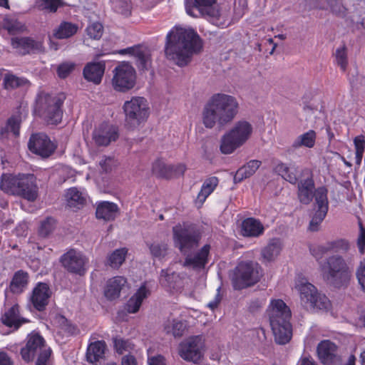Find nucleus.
Wrapping results in <instances>:
<instances>
[{
	"instance_id": "f257e3e1",
	"label": "nucleus",
	"mask_w": 365,
	"mask_h": 365,
	"mask_svg": "<svg viewBox=\"0 0 365 365\" xmlns=\"http://www.w3.org/2000/svg\"><path fill=\"white\" fill-rule=\"evenodd\" d=\"M202 49V39L193 29L175 26L167 34L165 56L180 67L187 66Z\"/></svg>"
},
{
	"instance_id": "f03ea898",
	"label": "nucleus",
	"mask_w": 365,
	"mask_h": 365,
	"mask_svg": "<svg viewBox=\"0 0 365 365\" xmlns=\"http://www.w3.org/2000/svg\"><path fill=\"white\" fill-rule=\"evenodd\" d=\"M239 103L230 95L215 93L205 104L202 121L206 128H212L216 123L223 126L231 122L238 113Z\"/></svg>"
},
{
	"instance_id": "7ed1b4c3",
	"label": "nucleus",
	"mask_w": 365,
	"mask_h": 365,
	"mask_svg": "<svg viewBox=\"0 0 365 365\" xmlns=\"http://www.w3.org/2000/svg\"><path fill=\"white\" fill-rule=\"evenodd\" d=\"M267 314L276 343L286 344L289 342L292 337L289 307L282 299H272L267 307Z\"/></svg>"
},
{
	"instance_id": "20e7f679",
	"label": "nucleus",
	"mask_w": 365,
	"mask_h": 365,
	"mask_svg": "<svg viewBox=\"0 0 365 365\" xmlns=\"http://www.w3.org/2000/svg\"><path fill=\"white\" fill-rule=\"evenodd\" d=\"M0 190L29 202H34L38 196V187L34 174L3 173L0 178Z\"/></svg>"
},
{
	"instance_id": "39448f33",
	"label": "nucleus",
	"mask_w": 365,
	"mask_h": 365,
	"mask_svg": "<svg viewBox=\"0 0 365 365\" xmlns=\"http://www.w3.org/2000/svg\"><path fill=\"white\" fill-rule=\"evenodd\" d=\"M324 279L335 288L346 287L351 279V271L344 259L339 255L328 257L322 265Z\"/></svg>"
},
{
	"instance_id": "423d86ee",
	"label": "nucleus",
	"mask_w": 365,
	"mask_h": 365,
	"mask_svg": "<svg viewBox=\"0 0 365 365\" xmlns=\"http://www.w3.org/2000/svg\"><path fill=\"white\" fill-rule=\"evenodd\" d=\"M64 97L52 96L44 91L38 93L35 101V111L41 115L48 124L57 125L63 117Z\"/></svg>"
},
{
	"instance_id": "0eeeda50",
	"label": "nucleus",
	"mask_w": 365,
	"mask_h": 365,
	"mask_svg": "<svg viewBox=\"0 0 365 365\" xmlns=\"http://www.w3.org/2000/svg\"><path fill=\"white\" fill-rule=\"evenodd\" d=\"M175 246L186 255L197 247L202 238L200 229L192 223L178 224L173 227Z\"/></svg>"
},
{
	"instance_id": "6e6552de",
	"label": "nucleus",
	"mask_w": 365,
	"mask_h": 365,
	"mask_svg": "<svg viewBox=\"0 0 365 365\" xmlns=\"http://www.w3.org/2000/svg\"><path fill=\"white\" fill-rule=\"evenodd\" d=\"M52 351L46 344V341L37 332H31L26 337V342L21 349L20 354L26 362H30L38 355L36 365H47Z\"/></svg>"
},
{
	"instance_id": "1a4fd4ad",
	"label": "nucleus",
	"mask_w": 365,
	"mask_h": 365,
	"mask_svg": "<svg viewBox=\"0 0 365 365\" xmlns=\"http://www.w3.org/2000/svg\"><path fill=\"white\" fill-rule=\"evenodd\" d=\"M302 304L307 309L327 310L330 305L328 297L318 292L317 289L307 279L302 278L296 282Z\"/></svg>"
},
{
	"instance_id": "9d476101",
	"label": "nucleus",
	"mask_w": 365,
	"mask_h": 365,
	"mask_svg": "<svg viewBox=\"0 0 365 365\" xmlns=\"http://www.w3.org/2000/svg\"><path fill=\"white\" fill-rule=\"evenodd\" d=\"M252 133V125L245 120H240L222 138L220 150L224 154H230L242 146Z\"/></svg>"
},
{
	"instance_id": "9b49d317",
	"label": "nucleus",
	"mask_w": 365,
	"mask_h": 365,
	"mask_svg": "<svg viewBox=\"0 0 365 365\" xmlns=\"http://www.w3.org/2000/svg\"><path fill=\"white\" fill-rule=\"evenodd\" d=\"M123 108L125 115V124L130 128L138 127L149 116L148 101L143 97H133L130 101L124 103Z\"/></svg>"
},
{
	"instance_id": "f8f14e48",
	"label": "nucleus",
	"mask_w": 365,
	"mask_h": 365,
	"mask_svg": "<svg viewBox=\"0 0 365 365\" xmlns=\"http://www.w3.org/2000/svg\"><path fill=\"white\" fill-rule=\"evenodd\" d=\"M112 86L115 91L125 93L131 90L136 83V72L129 63L123 61L113 70Z\"/></svg>"
},
{
	"instance_id": "ddd939ff",
	"label": "nucleus",
	"mask_w": 365,
	"mask_h": 365,
	"mask_svg": "<svg viewBox=\"0 0 365 365\" xmlns=\"http://www.w3.org/2000/svg\"><path fill=\"white\" fill-rule=\"evenodd\" d=\"M259 278V272L252 262H242L236 267L232 285L235 289L240 290L254 285Z\"/></svg>"
},
{
	"instance_id": "4468645a",
	"label": "nucleus",
	"mask_w": 365,
	"mask_h": 365,
	"mask_svg": "<svg viewBox=\"0 0 365 365\" xmlns=\"http://www.w3.org/2000/svg\"><path fill=\"white\" fill-rule=\"evenodd\" d=\"M203 346L200 336H190L179 344L178 354L186 361L199 364L203 357Z\"/></svg>"
},
{
	"instance_id": "2eb2a0df",
	"label": "nucleus",
	"mask_w": 365,
	"mask_h": 365,
	"mask_svg": "<svg viewBox=\"0 0 365 365\" xmlns=\"http://www.w3.org/2000/svg\"><path fill=\"white\" fill-rule=\"evenodd\" d=\"M87 257L80 251L70 249L60 258L62 266L68 272L83 276L86 272Z\"/></svg>"
},
{
	"instance_id": "dca6fc26",
	"label": "nucleus",
	"mask_w": 365,
	"mask_h": 365,
	"mask_svg": "<svg viewBox=\"0 0 365 365\" xmlns=\"http://www.w3.org/2000/svg\"><path fill=\"white\" fill-rule=\"evenodd\" d=\"M56 144L50 138L41 133H34L30 136L28 143L29 150L42 158L50 157L56 149Z\"/></svg>"
},
{
	"instance_id": "f3484780",
	"label": "nucleus",
	"mask_w": 365,
	"mask_h": 365,
	"mask_svg": "<svg viewBox=\"0 0 365 365\" xmlns=\"http://www.w3.org/2000/svg\"><path fill=\"white\" fill-rule=\"evenodd\" d=\"M318 358L324 365H340L341 357L338 354L337 346L329 340H324L317 347Z\"/></svg>"
},
{
	"instance_id": "a211bd4d",
	"label": "nucleus",
	"mask_w": 365,
	"mask_h": 365,
	"mask_svg": "<svg viewBox=\"0 0 365 365\" xmlns=\"http://www.w3.org/2000/svg\"><path fill=\"white\" fill-rule=\"evenodd\" d=\"M13 48L16 49L23 56L31 53H39L44 51L43 42L31 37H14L11 40Z\"/></svg>"
},
{
	"instance_id": "6ab92c4d",
	"label": "nucleus",
	"mask_w": 365,
	"mask_h": 365,
	"mask_svg": "<svg viewBox=\"0 0 365 365\" xmlns=\"http://www.w3.org/2000/svg\"><path fill=\"white\" fill-rule=\"evenodd\" d=\"M186 169V165L183 163L167 165L162 160L158 159L153 164L152 172L158 178L170 179L182 176Z\"/></svg>"
},
{
	"instance_id": "aec40b11",
	"label": "nucleus",
	"mask_w": 365,
	"mask_h": 365,
	"mask_svg": "<svg viewBox=\"0 0 365 365\" xmlns=\"http://www.w3.org/2000/svg\"><path fill=\"white\" fill-rule=\"evenodd\" d=\"M118 136V128L106 122L100 124L93 133V140L98 146H108Z\"/></svg>"
},
{
	"instance_id": "412c9836",
	"label": "nucleus",
	"mask_w": 365,
	"mask_h": 365,
	"mask_svg": "<svg viewBox=\"0 0 365 365\" xmlns=\"http://www.w3.org/2000/svg\"><path fill=\"white\" fill-rule=\"evenodd\" d=\"M51 295V292L48 284L45 282H38L32 290L30 302L36 310L43 312L48 304Z\"/></svg>"
},
{
	"instance_id": "4be33fe9",
	"label": "nucleus",
	"mask_w": 365,
	"mask_h": 365,
	"mask_svg": "<svg viewBox=\"0 0 365 365\" xmlns=\"http://www.w3.org/2000/svg\"><path fill=\"white\" fill-rule=\"evenodd\" d=\"M211 246L205 244L193 255L188 253L186 255L183 262V267H192L194 269H202L205 267L209 262Z\"/></svg>"
},
{
	"instance_id": "5701e85b",
	"label": "nucleus",
	"mask_w": 365,
	"mask_h": 365,
	"mask_svg": "<svg viewBox=\"0 0 365 365\" xmlns=\"http://www.w3.org/2000/svg\"><path fill=\"white\" fill-rule=\"evenodd\" d=\"M349 248V242L345 240L327 242L325 245H312L309 247L311 254L319 260L329 252H346Z\"/></svg>"
},
{
	"instance_id": "b1692460",
	"label": "nucleus",
	"mask_w": 365,
	"mask_h": 365,
	"mask_svg": "<svg viewBox=\"0 0 365 365\" xmlns=\"http://www.w3.org/2000/svg\"><path fill=\"white\" fill-rule=\"evenodd\" d=\"M120 54H129L135 58V63L140 71H148L151 65V56L148 51L143 49L140 46L121 49Z\"/></svg>"
},
{
	"instance_id": "393cba45",
	"label": "nucleus",
	"mask_w": 365,
	"mask_h": 365,
	"mask_svg": "<svg viewBox=\"0 0 365 365\" xmlns=\"http://www.w3.org/2000/svg\"><path fill=\"white\" fill-rule=\"evenodd\" d=\"M265 228L262 222L255 217L245 218L240 224V234L244 237L257 238L263 235Z\"/></svg>"
},
{
	"instance_id": "a878e982",
	"label": "nucleus",
	"mask_w": 365,
	"mask_h": 365,
	"mask_svg": "<svg viewBox=\"0 0 365 365\" xmlns=\"http://www.w3.org/2000/svg\"><path fill=\"white\" fill-rule=\"evenodd\" d=\"M1 322L6 327L16 331L29 321L20 316V307L15 304L1 315Z\"/></svg>"
},
{
	"instance_id": "bb28decb",
	"label": "nucleus",
	"mask_w": 365,
	"mask_h": 365,
	"mask_svg": "<svg viewBox=\"0 0 365 365\" xmlns=\"http://www.w3.org/2000/svg\"><path fill=\"white\" fill-rule=\"evenodd\" d=\"M120 214V209L117 204L109 201L97 202L96 217L97 219L106 222L113 221Z\"/></svg>"
},
{
	"instance_id": "cd10ccee",
	"label": "nucleus",
	"mask_w": 365,
	"mask_h": 365,
	"mask_svg": "<svg viewBox=\"0 0 365 365\" xmlns=\"http://www.w3.org/2000/svg\"><path fill=\"white\" fill-rule=\"evenodd\" d=\"M106 64L103 61L88 63L83 71L84 78L95 85L101 83L105 73Z\"/></svg>"
},
{
	"instance_id": "c85d7f7f",
	"label": "nucleus",
	"mask_w": 365,
	"mask_h": 365,
	"mask_svg": "<svg viewBox=\"0 0 365 365\" xmlns=\"http://www.w3.org/2000/svg\"><path fill=\"white\" fill-rule=\"evenodd\" d=\"M314 187V181L312 176L301 180L298 183L297 196L301 203L309 205L312 201Z\"/></svg>"
},
{
	"instance_id": "c756f323",
	"label": "nucleus",
	"mask_w": 365,
	"mask_h": 365,
	"mask_svg": "<svg viewBox=\"0 0 365 365\" xmlns=\"http://www.w3.org/2000/svg\"><path fill=\"white\" fill-rule=\"evenodd\" d=\"M218 184L219 179L215 176H212L205 180L195 200V203L197 208H200L202 206L206 199L214 192Z\"/></svg>"
},
{
	"instance_id": "7c9ffc66",
	"label": "nucleus",
	"mask_w": 365,
	"mask_h": 365,
	"mask_svg": "<svg viewBox=\"0 0 365 365\" xmlns=\"http://www.w3.org/2000/svg\"><path fill=\"white\" fill-rule=\"evenodd\" d=\"M127 280L125 277L117 276L109 279L104 288V296L108 300H113L120 297V291Z\"/></svg>"
},
{
	"instance_id": "2f4dec72",
	"label": "nucleus",
	"mask_w": 365,
	"mask_h": 365,
	"mask_svg": "<svg viewBox=\"0 0 365 365\" xmlns=\"http://www.w3.org/2000/svg\"><path fill=\"white\" fill-rule=\"evenodd\" d=\"M282 250V244L279 239L273 238L261 250L262 262L269 263L276 259Z\"/></svg>"
},
{
	"instance_id": "473e14b6",
	"label": "nucleus",
	"mask_w": 365,
	"mask_h": 365,
	"mask_svg": "<svg viewBox=\"0 0 365 365\" xmlns=\"http://www.w3.org/2000/svg\"><path fill=\"white\" fill-rule=\"evenodd\" d=\"M106 343L103 340L91 342L86 350V359L90 363H96L105 357Z\"/></svg>"
},
{
	"instance_id": "72a5a7b5",
	"label": "nucleus",
	"mask_w": 365,
	"mask_h": 365,
	"mask_svg": "<svg viewBox=\"0 0 365 365\" xmlns=\"http://www.w3.org/2000/svg\"><path fill=\"white\" fill-rule=\"evenodd\" d=\"M29 282L28 272L20 269L16 271L10 282L9 289L13 294H19L24 292Z\"/></svg>"
},
{
	"instance_id": "f704fd0d",
	"label": "nucleus",
	"mask_w": 365,
	"mask_h": 365,
	"mask_svg": "<svg viewBox=\"0 0 365 365\" xmlns=\"http://www.w3.org/2000/svg\"><path fill=\"white\" fill-rule=\"evenodd\" d=\"M150 294V291L145 284H142L136 292L129 299L126 304V310L128 313H136L138 312L143 301Z\"/></svg>"
},
{
	"instance_id": "c9c22d12",
	"label": "nucleus",
	"mask_w": 365,
	"mask_h": 365,
	"mask_svg": "<svg viewBox=\"0 0 365 365\" xmlns=\"http://www.w3.org/2000/svg\"><path fill=\"white\" fill-rule=\"evenodd\" d=\"M262 162L257 160H251L246 165L240 168L235 176L234 181L235 182H242L243 180L248 178L253 175L261 165Z\"/></svg>"
},
{
	"instance_id": "e433bc0d",
	"label": "nucleus",
	"mask_w": 365,
	"mask_h": 365,
	"mask_svg": "<svg viewBox=\"0 0 365 365\" xmlns=\"http://www.w3.org/2000/svg\"><path fill=\"white\" fill-rule=\"evenodd\" d=\"M67 205L73 210H79L86 203V198L83 193L76 187L69 188L66 195Z\"/></svg>"
},
{
	"instance_id": "4c0bfd02",
	"label": "nucleus",
	"mask_w": 365,
	"mask_h": 365,
	"mask_svg": "<svg viewBox=\"0 0 365 365\" xmlns=\"http://www.w3.org/2000/svg\"><path fill=\"white\" fill-rule=\"evenodd\" d=\"M317 133L314 130H309L307 132L299 135L292 143V148L294 150L301 147L312 148L316 143Z\"/></svg>"
},
{
	"instance_id": "58836bf2",
	"label": "nucleus",
	"mask_w": 365,
	"mask_h": 365,
	"mask_svg": "<svg viewBox=\"0 0 365 365\" xmlns=\"http://www.w3.org/2000/svg\"><path fill=\"white\" fill-rule=\"evenodd\" d=\"M274 171L291 184L295 185L298 182L296 168H290L287 164L280 162L275 166Z\"/></svg>"
},
{
	"instance_id": "ea45409f",
	"label": "nucleus",
	"mask_w": 365,
	"mask_h": 365,
	"mask_svg": "<svg viewBox=\"0 0 365 365\" xmlns=\"http://www.w3.org/2000/svg\"><path fill=\"white\" fill-rule=\"evenodd\" d=\"M30 81L24 77H18L12 73H6L3 78V86L6 90H13L20 87L29 86Z\"/></svg>"
},
{
	"instance_id": "a19ab883",
	"label": "nucleus",
	"mask_w": 365,
	"mask_h": 365,
	"mask_svg": "<svg viewBox=\"0 0 365 365\" xmlns=\"http://www.w3.org/2000/svg\"><path fill=\"white\" fill-rule=\"evenodd\" d=\"M78 26L71 22L63 21L55 29L53 36L58 39H64L73 36L76 34Z\"/></svg>"
},
{
	"instance_id": "79ce46f5",
	"label": "nucleus",
	"mask_w": 365,
	"mask_h": 365,
	"mask_svg": "<svg viewBox=\"0 0 365 365\" xmlns=\"http://www.w3.org/2000/svg\"><path fill=\"white\" fill-rule=\"evenodd\" d=\"M128 250L125 247L114 250L107 259V264L113 268H118L125 261Z\"/></svg>"
},
{
	"instance_id": "37998d69",
	"label": "nucleus",
	"mask_w": 365,
	"mask_h": 365,
	"mask_svg": "<svg viewBox=\"0 0 365 365\" xmlns=\"http://www.w3.org/2000/svg\"><path fill=\"white\" fill-rule=\"evenodd\" d=\"M328 190L324 186L319 187L314 190V197L315 198L317 209L327 210L329 209Z\"/></svg>"
},
{
	"instance_id": "c03bdc74",
	"label": "nucleus",
	"mask_w": 365,
	"mask_h": 365,
	"mask_svg": "<svg viewBox=\"0 0 365 365\" xmlns=\"http://www.w3.org/2000/svg\"><path fill=\"white\" fill-rule=\"evenodd\" d=\"M3 27L8 31L9 34H15L21 32L26 29L24 24L19 21L16 19L11 17H6L3 20Z\"/></svg>"
},
{
	"instance_id": "a18cd8bd",
	"label": "nucleus",
	"mask_w": 365,
	"mask_h": 365,
	"mask_svg": "<svg viewBox=\"0 0 365 365\" xmlns=\"http://www.w3.org/2000/svg\"><path fill=\"white\" fill-rule=\"evenodd\" d=\"M334 57L336 63L345 72L348 66L347 48L345 45L336 48Z\"/></svg>"
},
{
	"instance_id": "49530a36",
	"label": "nucleus",
	"mask_w": 365,
	"mask_h": 365,
	"mask_svg": "<svg viewBox=\"0 0 365 365\" xmlns=\"http://www.w3.org/2000/svg\"><path fill=\"white\" fill-rule=\"evenodd\" d=\"M55 226L56 220L51 217H46L41 222L38 235L43 237L48 236L53 231Z\"/></svg>"
},
{
	"instance_id": "de8ad7c7",
	"label": "nucleus",
	"mask_w": 365,
	"mask_h": 365,
	"mask_svg": "<svg viewBox=\"0 0 365 365\" xmlns=\"http://www.w3.org/2000/svg\"><path fill=\"white\" fill-rule=\"evenodd\" d=\"M177 277L178 275L175 272L170 273L169 269H163L160 272L159 282L163 287L173 288V281Z\"/></svg>"
},
{
	"instance_id": "09e8293b",
	"label": "nucleus",
	"mask_w": 365,
	"mask_h": 365,
	"mask_svg": "<svg viewBox=\"0 0 365 365\" xmlns=\"http://www.w3.org/2000/svg\"><path fill=\"white\" fill-rule=\"evenodd\" d=\"M149 248L152 256L155 258L162 259L167 255L168 244L165 242H153L150 244Z\"/></svg>"
},
{
	"instance_id": "8fccbe9b",
	"label": "nucleus",
	"mask_w": 365,
	"mask_h": 365,
	"mask_svg": "<svg viewBox=\"0 0 365 365\" xmlns=\"http://www.w3.org/2000/svg\"><path fill=\"white\" fill-rule=\"evenodd\" d=\"M39 3V7L41 10H45L50 13H55L57 11L58 8L63 6L62 0H38Z\"/></svg>"
},
{
	"instance_id": "3c124183",
	"label": "nucleus",
	"mask_w": 365,
	"mask_h": 365,
	"mask_svg": "<svg viewBox=\"0 0 365 365\" xmlns=\"http://www.w3.org/2000/svg\"><path fill=\"white\" fill-rule=\"evenodd\" d=\"M327 212V210L317 209L309 223V229L311 231L314 232L319 230V226L325 218Z\"/></svg>"
},
{
	"instance_id": "603ef678",
	"label": "nucleus",
	"mask_w": 365,
	"mask_h": 365,
	"mask_svg": "<svg viewBox=\"0 0 365 365\" xmlns=\"http://www.w3.org/2000/svg\"><path fill=\"white\" fill-rule=\"evenodd\" d=\"M87 35L93 39L98 40L103 34V26L99 22H93L86 28Z\"/></svg>"
},
{
	"instance_id": "864d4df0",
	"label": "nucleus",
	"mask_w": 365,
	"mask_h": 365,
	"mask_svg": "<svg viewBox=\"0 0 365 365\" xmlns=\"http://www.w3.org/2000/svg\"><path fill=\"white\" fill-rule=\"evenodd\" d=\"M75 63L72 62H65L60 64L57 68V74L60 78H67L74 70Z\"/></svg>"
},
{
	"instance_id": "5fc2aeb1",
	"label": "nucleus",
	"mask_w": 365,
	"mask_h": 365,
	"mask_svg": "<svg viewBox=\"0 0 365 365\" xmlns=\"http://www.w3.org/2000/svg\"><path fill=\"white\" fill-rule=\"evenodd\" d=\"M195 4L192 6H186L187 14L191 16H197L194 12V9H198L200 6H210L214 4L217 0H194Z\"/></svg>"
},
{
	"instance_id": "6e6d98bb",
	"label": "nucleus",
	"mask_w": 365,
	"mask_h": 365,
	"mask_svg": "<svg viewBox=\"0 0 365 365\" xmlns=\"http://www.w3.org/2000/svg\"><path fill=\"white\" fill-rule=\"evenodd\" d=\"M167 333H172V334L175 337L182 336L184 334V331L186 329V325L181 321H175L173 322L172 329L171 330L168 329V328L165 327Z\"/></svg>"
},
{
	"instance_id": "4d7b16f0",
	"label": "nucleus",
	"mask_w": 365,
	"mask_h": 365,
	"mask_svg": "<svg viewBox=\"0 0 365 365\" xmlns=\"http://www.w3.org/2000/svg\"><path fill=\"white\" fill-rule=\"evenodd\" d=\"M356 278L362 290L365 292V259L360 262L356 272Z\"/></svg>"
},
{
	"instance_id": "13d9d810",
	"label": "nucleus",
	"mask_w": 365,
	"mask_h": 365,
	"mask_svg": "<svg viewBox=\"0 0 365 365\" xmlns=\"http://www.w3.org/2000/svg\"><path fill=\"white\" fill-rule=\"evenodd\" d=\"M6 129L13 133L14 135H19L20 129V121L19 119L14 116L9 118L6 123Z\"/></svg>"
},
{
	"instance_id": "bf43d9fd",
	"label": "nucleus",
	"mask_w": 365,
	"mask_h": 365,
	"mask_svg": "<svg viewBox=\"0 0 365 365\" xmlns=\"http://www.w3.org/2000/svg\"><path fill=\"white\" fill-rule=\"evenodd\" d=\"M128 341L121 338H114L113 344L117 353L122 354L128 348Z\"/></svg>"
},
{
	"instance_id": "052dcab7",
	"label": "nucleus",
	"mask_w": 365,
	"mask_h": 365,
	"mask_svg": "<svg viewBox=\"0 0 365 365\" xmlns=\"http://www.w3.org/2000/svg\"><path fill=\"white\" fill-rule=\"evenodd\" d=\"M357 247L359 252L363 255L365 252V228L359 223V234L357 238Z\"/></svg>"
},
{
	"instance_id": "680f3d73",
	"label": "nucleus",
	"mask_w": 365,
	"mask_h": 365,
	"mask_svg": "<svg viewBox=\"0 0 365 365\" xmlns=\"http://www.w3.org/2000/svg\"><path fill=\"white\" fill-rule=\"evenodd\" d=\"M99 165L104 173H109L115 165V160L111 157H104V158L100 161Z\"/></svg>"
},
{
	"instance_id": "e2e57ef3",
	"label": "nucleus",
	"mask_w": 365,
	"mask_h": 365,
	"mask_svg": "<svg viewBox=\"0 0 365 365\" xmlns=\"http://www.w3.org/2000/svg\"><path fill=\"white\" fill-rule=\"evenodd\" d=\"M354 145L355 150L364 151L365 148V137L364 135H359L354 138Z\"/></svg>"
},
{
	"instance_id": "0e129e2a",
	"label": "nucleus",
	"mask_w": 365,
	"mask_h": 365,
	"mask_svg": "<svg viewBox=\"0 0 365 365\" xmlns=\"http://www.w3.org/2000/svg\"><path fill=\"white\" fill-rule=\"evenodd\" d=\"M148 361L149 365H166L165 358L161 354L148 357Z\"/></svg>"
},
{
	"instance_id": "69168bd1",
	"label": "nucleus",
	"mask_w": 365,
	"mask_h": 365,
	"mask_svg": "<svg viewBox=\"0 0 365 365\" xmlns=\"http://www.w3.org/2000/svg\"><path fill=\"white\" fill-rule=\"evenodd\" d=\"M121 365H138L136 359L132 355H125L123 356L121 360Z\"/></svg>"
},
{
	"instance_id": "338daca9",
	"label": "nucleus",
	"mask_w": 365,
	"mask_h": 365,
	"mask_svg": "<svg viewBox=\"0 0 365 365\" xmlns=\"http://www.w3.org/2000/svg\"><path fill=\"white\" fill-rule=\"evenodd\" d=\"M220 302H221V296L218 293V294H216L215 299L213 300H212L211 302H210L207 304V306L211 310L214 311L218 307V305L220 304Z\"/></svg>"
},
{
	"instance_id": "774afa93",
	"label": "nucleus",
	"mask_w": 365,
	"mask_h": 365,
	"mask_svg": "<svg viewBox=\"0 0 365 365\" xmlns=\"http://www.w3.org/2000/svg\"><path fill=\"white\" fill-rule=\"evenodd\" d=\"M0 365H12V361L5 352H0Z\"/></svg>"
}]
</instances>
